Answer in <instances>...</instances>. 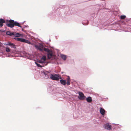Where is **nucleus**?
<instances>
[{"label":"nucleus","mask_w":131,"mask_h":131,"mask_svg":"<svg viewBox=\"0 0 131 131\" xmlns=\"http://www.w3.org/2000/svg\"><path fill=\"white\" fill-rule=\"evenodd\" d=\"M9 23L6 24V25L8 27L12 28L14 26H15L20 27H21L19 23L16 21H15L14 20L10 19L9 21Z\"/></svg>","instance_id":"nucleus-1"},{"label":"nucleus","mask_w":131,"mask_h":131,"mask_svg":"<svg viewBox=\"0 0 131 131\" xmlns=\"http://www.w3.org/2000/svg\"><path fill=\"white\" fill-rule=\"evenodd\" d=\"M67 84L68 85H69L70 84V81L68 80V81L67 82Z\"/></svg>","instance_id":"nucleus-22"},{"label":"nucleus","mask_w":131,"mask_h":131,"mask_svg":"<svg viewBox=\"0 0 131 131\" xmlns=\"http://www.w3.org/2000/svg\"><path fill=\"white\" fill-rule=\"evenodd\" d=\"M48 57L49 59H50L52 56V54L51 52L50 51L48 52Z\"/></svg>","instance_id":"nucleus-13"},{"label":"nucleus","mask_w":131,"mask_h":131,"mask_svg":"<svg viewBox=\"0 0 131 131\" xmlns=\"http://www.w3.org/2000/svg\"><path fill=\"white\" fill-rule=\"evenodd\" d=\"M59 76L58 75L56 74H54V75H53L51 74L50 77V78L51 79L53 80H56L58 81L59 80V79H61V78H59Z\"/></svg>","instance_id":"nucleus-2"},{"label":"nucleus","mask_w":131,"mask_h":131,"mask_svg":"<svg viewBox=\"0 0 131 131\" xmlns=\"http://www.w3.org/2000/svg\"><path fill=\"white\" fill-rule=\"evenodd\" d=\"M16 39L18 41L28 44H30L31 43L29 41L24 39L17 38H16Z\"/></svg>","instance_id":"nucleus-3"},{"label":"nucleus","mask_w":131,"mask_h":131,"mask_svg":"<svg viewBox=\"0 0 131 131\" xmlns=\"http://www.w3.org/2000/svg\"><path fill=\"white\" fill-rule=\"evenodd\" d=\"M43 51H46L47 52H49L50 51V50L48 48H46L44 47L43 48Z\"/></svg>","instance_id":"nucleus-17"},{"label":"nucleus","mask_w":131,"mask_h":131,"mask_svg":"<svg viewBox=\"0 0 131 131\" xmlns=\"http://www.w3.org/2000/svg\"><path fill=\"white\" fill-rule=\"evenodd\" d=\"M35 47L37 49L40 51H43V46L42 45H40L39 46H36Z\"/></svg>","instance_id":"nucleus-8"},{"label":"nucleus","mask_w":131,"mask_h":131,"mask_svg":"<svg viewBox=\"0 0 131 131\" xmlns=\"http://www.w3.org/2000/svg\"><path fill=\"white\" fill-rule=\"evenodd\" d=\"M6 51L7 52H9L10 51V49L9 47H7L6 48Z\"/></svg>","instance_id":"nucleus-19"},{"label":"nucleus","mask_w":131,"mask_h":131,"mask_svg":"<svg viewBox=\"0 0 131 131\" xmlns=\"http://www.w3.org/2000/svg\"><path fill=\"white\" fill-rule=\"evenodd\" d=\"M100 112L102 115L104 116L105 114V111L103 108H100Z\"/></svg>","instance_id":"nucleus-9"},{"label":"nucleus","mask_w":131,"mask_h":131,"mask_svg":"<svg viewBox=\"0 0 131 131\" xmlns=\"http://www.w3.org/2000/svg\"><path fill=\"white\" fill-rule=\"evenodd\" d=\"M61 56L62 58L64 60H65L66 59V57L65 55H61Z\"/></svg>","instance_id":"nucleus-18"},{"label":"nucleus","mask_w":131,"mask_h":131,"mask_svg":"<svg viewBox=\"0 0 131 131\" xmlns=\"http://www.w3.org/2000/svg\"><path fill=\"white\" fill-rule=\"evenodd\" d=\"M104 127L105 129L108 130L112 129L111 126L108 124H107L105 125L104 126Z\"/></svg>","instance_id":"nucleus-6"},{"label":"nucleus","mask_w":131,"mask_h":131,"mask_svg":"<svg viewBox=\"0 0 131 131\" xmlns=\"http://www.w3.org/2000/svg\"><path fill=\"white\" fill-rule=\"evenodd\" d=\"M68 80H69V81H70V78L69 77L68 78H67V81H68Z\"/></svg>","instance_id":"nucleus-23"},{"label":"nucleus","mask_w":131,"mask_h":131,"mask_svg":"<svg viewBox=\"0 0 131 131\" xmlns=\"http://www.w3.org/2000/svg\"><path fill=\"white\" fill-rule=\"evenodd\" d=\"M47 64V63H46V64H45V65H46Z\"/></svg>","instance_id":"nucleus-24"},{"label":"nucleus","mask_w":131,"mask_h":131,"mask_svg":"<svg viewBox=\"0 0 131 131\" xmlns=\"http://www.w3.org/2000/svg\"><path fill=\"white\" fill-rule=\"evenodd\" d=\"M126 17V16L125 15H122L121 16V18L122 19H124Z\"/></svg>","instance_id":"nucleus-20"},{"label":"nucleus","mask_w":131,"mask_h":131,"mask_svg":"<svg viewBox=\"0 0 131 131\" xmlns=\"http://www.w3.org/2000/svg\"><path fill=\"white\" fill-rule=\"evenodd\" d=\"M7 45L10 46L11 47L13 48H16L15 45H14L13 43L11 42L8 43Z\"/></svg>","instance_id":"nucleus-11"},{"label":"nucleus","mask_w":131,"mask_h":131,"mask_svg":"<svg viewBox=\"0 0 131 131\" xmlns=\"http://www.w3.org/2000/svg\"><path fill=\"white\" fill-rule=\"evenodd\" d=\"M46 60V57L45 56H43L40 60H39L38 62L40 63H44Z\"/></svg>","instance_id":"nucleus-5"},{"label":"nucleus","mask_w":131,"mask_h":131,"mask_svg":"<svg viewBox=\"0 0 131 131\" xmlns=\"http://www.w3.org/2000/svg\"><path fill=\"white\" fill-rule=\"evenodd\" d=\"M35 63L37 65V66L38 67H41V65L40 64H39L37 63L36 62H35Z\"/></svg>","instance_id":"nucleus-21"},{"label":"nucleus","mask_w":131,"mask_h":131,"mask_svg":"<svg viewBox=\"0 0 131 131\" xmlns=\"http://www.w3.org/2000/svg\"><path fill=\"white\" fill-rule=\"evenodd\" d=\"M43 73L45 75V78L46 79H48L50 75L49 72L48 71H43Z\"/></svg>","instance_id":"nucleus-7"},{"label":"nucleus","mask_w":131,"mask_h":131,"mask_svg":"<svg viewBox=\"0 0 131 131\" xmlns=\"http://www.w3.org/2000/svg\"><path fill=\"white\" fill-rule=\"evenodd\" d=\"M5 22V20L2 18L0 19V27H2L3 25V24Z\"/></svg>","instance_id":"nucleus-10"},{"label":"nucleus","mask_w":131,"mask_h":131,"mask_svg":"<svg viewBox=\"0 0 131 131\" xmlns=\"http://www.w3.org/2000/svg\"><path fill=\"white\" fill-rule=\"evenodd\" d=\"M60 81L61 83L63 85H65L67 84V81L66 80L61 79Z\"/></svg>","instance_id":"nucleus-12"},{"label":"nucleus","mask_w":131,"mask_h":131,"mask_svg":"<svg viewBox=\"0 0 131 131\" xmlns=\"http://www.w3.org/2000/svg\"><path fill=\"white\" fill-rule=\"evenodd\" d=\"M14 35H14L15 36V37H19L20 35H21V34H19V33H16L15 32H14Z\"/></svg>","instance_id":"nucleus-16"},{"label":"nucleus","mask_w":131,"mask_h":131,"mask_svg":"<svg viewBox=\"0 0 131 131\" xmlns=\"http://www.w3.org/2000/svg\"><path fill=\"white\" fill-rule=\"evenodd\" d=\"M6 34L7 35L12 36L14 35V32H11L10 31H8L6 32Z\"/></svg>","instance_id":"nucleus-15"},{"label":"nucleus","mask_w":131,"mask_h":131,"mask_svg":"<svg viewBox=\"0 0 131 131\" xmlns=\"http://www.w3.org/2000/svg\"><path fill=\"white\" fill-rule=\"evenodd\" d=\"M86 100L88 103H91L92 101V98L91 97H89L86 99Z\"/></svg>","instance_id":"nucleus-14"},{"label":"nucleus","mask_w":131,"mask_h":131,"mask_svg":"<svg viewBox=\"0 0 131 131\" xmlns=\"http://www.w3.org/2000/svg\"><path fill=\"white\" fill-rule=\"evenodd\" d=\"M79 97H78L79 98L80 100H84L85 97L84 94L82 92H79Z\"/></svg>","instance_id":"nucleus-4"}]
</instances>
